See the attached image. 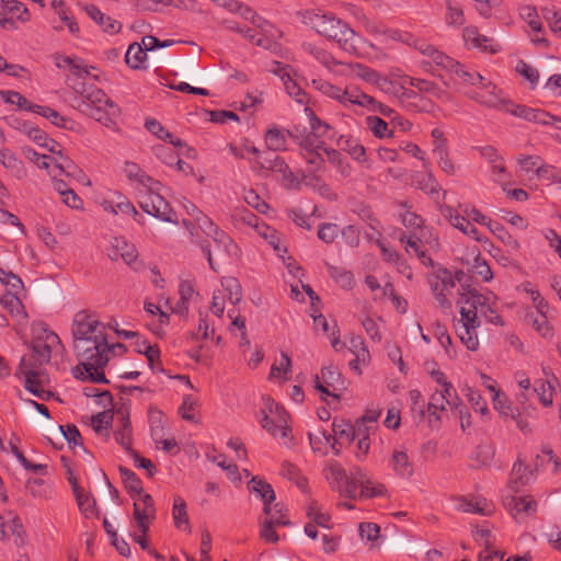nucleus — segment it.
Listing matches in <instances>:
<instances>
[{"instance_id":"1","label":"nucleus","mask_w":561,"mask_h":561,"mask_svg":"<svg viewBox=\"0 0 561 561\" xmlns=\"http://www.w3.org/2000/svg\"><path fill=\"white\" fill-rule=\"evenodd\" d=\"M54 58L56 67H69L76 76L71 87L78 94L75 98L77 107L82 113L94 118L106 127L114 125L116 118L121 114L119 106L115 104L103 90L80 81L83 73L90 75L88 67H81L76 59L68 56L56 55Z\"/></svg>"},{"instance_id":"2","label":"nucleus","mask_w":561,"mask_h":561,"mask_svg":"<svg viewBox=\"0 0 561 561\" xmlns=\"http://www.w3.org/2000/svg\"><path fill=\"white\" fill-rule=\"evenodd\" d=\"M124 173L130 181H135L148 188V194L140 202V208L148 215L161 219L167 222L178 224V216L169 202L159 194L161 183L148 175L137 163L126 161L124 164Z\"/></svg>"},{"instance_id":"3","label":"nucleus","mask_w":561,"mask_h":561,"mask_svg":"<svg viewBox=\"0 0 561 561\" xmlns=\"http://www.w3.org/2000/svg\"><path fill=\"white\" fill-rule=\"evenodd\" d=\"M304 23L321 36L334 41L344 51L357 54L360 37L346 22L334 14L308 11L304 15Z\"/></svg>"},{"instance_id":"4","label":"nucleus","mask_w":561,"mask_h":561,"mask_svg":"<svg viewBox=\"0 0 561 561\" xmlns=\"http://www.w3.org/2000/svg\"><path fill=\"white\" fill-rule=\"evenodd\" d=\"M457 304L460 306V319L455 324L456 333L469 351H477L479 339L476 330L480 327L478 312L486 316V297L470 289L460 295Z\"/></svg>"},{"instance_id":"5","label":"nucleus","mask_w":561,"mask_h":561,"mask_svg":"<svg viewBox=\"0 0 561 561\" xmlns=\"http://www.w3.org/2000/svg\"><path fill=\"white\" fill-rule=\"evenodd\" d=\"M73 348L77 357L81 360L80 365L76 367L77 371L80 368L89 371L95 367H104L108 362L107 353L111 347L106 340L99 342L90 337L73 339Z\"/></svg>"},{"instance_id":"6","label":"nucleus","mask_w":561,"mask_h":561,"mask_svg":"<svg viewBox=\"0 0 561 561\" xmlns=\"http://www.w3.org/2000/svg\"><path fill=\"white\" fill-rule=\"evenodd\" d=\"M263 400L265 408L262 411V427L274 437L279 435L284 440V444H287L291 440V431L288 425V413L271 397L263 398Z\"/></svg>"},{"instance_id":"7","label":"nucleus","mask_w":561,"mask_h":561,"mask_svg":"<svg viewBox=\"0 0 561 561\" xmlns=\"http://www.w3.org/2000/svg\"><path fill=\"white\" fill-rule=\"evenodd\" d=\"M33 331L35 334L32 341L34 363H26V367L34 369L50 362L53 348L55 345L60 344V339L44 322L34 325Z\"/></svg>"},{"instance_id":"8","label":"nucleus","mask_w":561,"mask_h":561,"mask_svg":"<svg viewBox=\"0 0 561 561\" xmlns=\"http://www.w3.org/2000/svg\"><path fill=\"white\" fill-rule=\"evenodd\" d=\"M72 336L73 339L90 337L94 341L104 342L106 340L105 325L94 316L80 311L73 318Z\"/></svg>"},{"instance_id":"9","label":"nucleus","mask_w":561,"mask_h":561,"mask_svg":"<svg viewBox=\"0 0 561 561\" xmlns=\"http://www.w3.org/2000/svg\"><path fill=\"white\" fill-rule=\"evenodd\" d=\"M313 84L327 96L339 101L342 105L348 106L350 104L356 105L360 103L358 98L366 100L363 96V91L355 85H348L345 89L335 87L327 81H313Z\"/></svg>"},{"instance_id":"10","label":"nucleus","mask_w":561,"mask_h":561,"mask_svg":"<svg viewBox=\"0 0 561 561\" xmlns=\"http://www.w3.org/2000/svg\"><path fill=\"white\" fill-rule=\"evenodd\" d=\"M138 500L134 502V519L141 534L147 535L150 523L156 518V507L150 494H137Z\"/></svg>"},{"instance_id":"11","label":"nucleus","mask_w":561,"mask_h":561,"mask_svg":"<svg viewBox=\"0 0 561 561\" xmlns=\"http://www.w3.org/2000/svg\"><path fill=\"white\" fill-rule=\"evenodd\" d=\"M15 376H23L24 388L41 400L47 401L54 396L53 392L43 388L39 373L33 368L26 367L25 357L21 358Z\"/></svg>"},{"instance_id":"12","label":"nucleus","mask_w":561,"mask_h":561,"mask_svg":"<svg viewBox=\"0 0 561 561\" xmlns=\"http://www.w3.org/2000/svg\"><path fill=\"white\" fill-rule=\"evenodd\" d=\"M467 96L482 106L489 108H502L505 105V101L500 98L497 88L491 83H480L477 89L468 91Z\"/></svg>"},{"instance_id":"13","label":"nucleus","mask_w":561,"mask_h":561,"mask_svg":"<svg viewBox=\"0 0 561 561\" xmlns=\"http://www.w3.org/2000/svg\"><path fill=\"white\" fill-rule=\"evenodd\" d=\"M107 255L112 261L122 259L126 264L138 271L137 264L138 251L136 247L128 243L123 238H114L111 242V247L107 250Z\"/></svg>"},{"instance_id":"14","label":"nucleus","mask_w":561,"mask_h":561,"mask_svg":"<svg viewBox=\"0 0 561 561\" xmlns=\"http://www.w3.org/2000/svg\"><path fill=\"white\" fill-rule=\"evenodd\" d=\"M440 215L456 229L460 230L463 234L480 241L478 229L465 217L460 215L454 207L449 205L439 206Z\"/></svg>"},{"instance_id":"15","label":"nucleus","mask_w":561,"mask_h":561,"mask_svg":"<svg viewBox=\"0 0 561 561\" xmlns=\"http://www.w3.org/2000/svg\"><path fill=\"white\" fill-rule=\"evenodd\" d=\"M341 381V373L337 367L333 364H329L321 369V375H317L314 378V388L323 394L339 398L332 391L336 389V385Z\"/></svg>"},{"instance_id":"16","label":"nucleus","mask_w":561,"mask_h":561,"mask_svg":"<svg viewBox=\"0 0 561 561\" xmlns=\"http://www.w3.org/2000/svg\"><path fill=\"white\" fill-rule=\"evenodd\" d=\"M276 512L279 513V517H275L272 515L271 518H267L263 522L261 529V537L267 541L275 543L278 541L279 537L275 531L276 526H288L290 524L289 519L286 517L284 513V505L282 503L275 504Z\"/></svg>"},{"instance_id":"17","label":"nucleus","mask_w":561,"mask_h":561,"mask_svg":"<svg viewBox=\"0 0 561 561\" xmlns=\"http://www.w3.org/2000/svg\"><path fill=\"white\" fill-rule=\"evenodd\" d=\"M115 414L118 416L119 424L114 432V437L116 442L128 453L133 449L129 413L126 409L118 408L115 411Z\"/></svg>"},{"instance_id":"18","label":"nucleus","mask_w":561,"mask_h":561,"mask_svg":"<svg viewBox=\"0 0 561 561\" xmlns=\"http://www.w3.org/2000/svg\"><path fill=\"white\" fill-rule=\"evenodd\" d=\"M248 489L251 493L256 494L263 503V512L264 514H271L272 512V503L275 501V492L272 488V485L266 482L264 479H261L260 477H252Z\"/></svg>"},{"instance_id":"19","label":"nucleus","mask_w":561,"mask_h":561,"mask_svg":"<svg viewBox=\"0 0 561 561\" xmlns=\"http://www.w3.org/2000/svg\"><path fill=\"white\" fill-rule=\"evenodd\" d=\"M261 167L280 173L286 187L298 186L300 183L288 164L278 156L264 158Z\"/></svg>"},{"instance_id":"20","label":"nucleus","mask_w":561,"mask_h":561,"mask_svg":"<svg viewBox=\"0 0 561 561\" xmlns=\"http://www.w3.org/2000/svg\"><path fill=\"white\" fill-rule=\"evenodd\" d=\"M84 11L89 18H91L99 26L102 27L103 32L111 35L121 32L122 24L111 16L104 14L96 5L87 4L84 5Z\"/></svg>"},{"instance_id":"21","label":"nucleus","mask_w":561,"mask_h":561,"mask_svg":"<svg viewBox=\"0 0 561 561\" xmlns=\"http://www.w3.org/2000/svg\"><path fill=\"white\" fill-rule=\"evenodd\" d=\"M463 38L467 45L479 48L482 51L495 54L499 50V46L494 45L491 38L480 34L474 26H469L463 30Z\"/></svg>"},{"instance_id":"22","label":"nucleus","mask_w":561,"mask_h":561,"mask_svg":"<svg viewBox=\"0 0 561 561\" xmlns=\"http://www.w3.org/2000/svg\"><path fill=\"white\" fill-rule=\"evenodd\" d=\"M337 146L343 151H346L354 160L366 164L367 168H370L366 154V149L362 144H359L357 139L351 136H340L337 139Z\"/></svg>"},{"instance_id":"23","label":"nucleus","mask_w":561,"mask_h":561,"mask_svg":"<svg viewBox=\"0 0 561 561\" xmlns=\"http://www.w3.org/2000/svg\"><path fill=\"white\" fill-rule=\"evenodd\" d=\"M51 164L53 169L49 171L57 172V174H65L68 178H75L77 180L84 176L82 170H80L71 159L65 156L62 151H58V156L53 157Z\"/></svg>"},{"instance_id":"24","label":"nucleus","mask_w":561,"mask_h":561,"mask_svg":"<svg viewBox=\"0 0 561 561\" xmlns=\"http://www.w3.org/2000/svg\"><path fill=\"white\" fill-rule=\"evenodd\" d=\"M503 504L515 519L520 513L530 514L536 511V502L529 496H506Z\"/></svg>"},{"instance_id":"25","label":"nucleus","mask_w":561,"mask_h":561,"mask_svg":"<svg viewBox=\"0 0 561 561\" xmlns=\"http://www.w3.org/2000/svg\"><path fill=\"white\" fill-rule=\"evenodd\" d=\"M423 237L424 236H419L416 232H411L409 236L402 233L399 240L402 243H407V252H410V249H412L424 265L433 266V260L427 255L426 251L422 249Z\"/></svg>"},{"instance_id":"26","label":"nucleus","mask_w":561,"mask_h":561,"mask_svg":"<svg viewBox=\"0 0 561 561\" xmlns=\"http://www.w3.org/2000/svg\"><path fill=\"white\" fill-rule=\"evenodd\" d=\"M428 284L432 293L437 294L442 291H449L455 287V278L451 272L447 268H439L436 275L428 277Z\"/></svg>"},{"instance_id":"27","label":"nucleus","mask_w":561,"mask_h":561,"mask_svg":"<svg viewBox=\"0 0 561 561\" xmlns=\"http://www.w3.org/2000/svg\"><path fill=\"white\" fill-rule=\"evenodd\" d=\"M357 76L368 83L375 84L383 91H389L392 82L383 75L363 65H357Z\"/></svg>"},{"instance_id":"28","label":"nucleus","mask_w":561,"mask_h":561,"mask_svg":"<svg viewBox=\"0 0 561 561\" xmlns=\"http://www.w3.org/2000/svg\"><path fill=\"white\" fill-rule=\"evenodd\" d=\"M325 477L331 488L342 492V485L350 479L346 470L337 461H332L325 468Z\"/></svg>"},{"instance_id":"29","label":"nucleus","mask_w":561,"mask_h":561,"mask_svg":"<svg viewBox=\"0 0 561 561\" xmlns=\"http://www.w3.org/2000/svg\"><path fill=\"white\" fill-rule=\"evenodd\" d=\"M20 291L8 290L7 295L0 298V304L7 309L12 317H20L22 319L27 318V313L24 309L21 298L19 297Z\"/></svg>"},{"instance_id":"30","label":"nucleus","mask_w":561,"mask_h":561,"mask_svg":"<svg viewBox=\"0 0 561 561\" xmlns=\"http://www.w3.org/2000/svg\"><path fill=\"white\" fill-rule=\"evenodd\" d=\"M146 128L158 138L172 144L175 148L186 147V144L175 137L172 133L167 130L158 121L151 118L147 119L145 124Z\"/></svg>"},{"instance_id":"31","label":"nucleus","mask_w":561,"mask_h":561,"mask_svg":"<svg viewBox=\"0 0 561 561\" xmlns=\"http://www.w3.org/2000/svg\"><path fill=\"white\" fill-rule=\"evenodd\" d=\"M147 53L138 43L128 46L125 54V61L131 69H146Z\"/></svg>"},{"instance_id":"32","label":"nucleus","mask_w":561,"mask_h":561,"mask_svg":"<svg viewBox=\"0 0 561 561\" xmlns=\"http://www.w3.org/2000/svg\"><path fill=\"white\" fill-rule=\"evenodd\" d=\"M391 465L396 473L402 478H410L413 474V466L409 456L403 450H394Z\"/></svg>"},{"instance_id":"33","label":"nucleus","mask_w":561,"mask_h":561,"mask_svg":"<svg viewBox=\"0 0 561 561\" xmlns=\"http://www.w3.org/2000/svg\"><path fill=\"white\" fill-rule=\"evenodd\" d=\"M172 516L174 519V525L176 528L181 529L184 525V530L187 533H191V527L188 524V515L186 510V503L185 501L176 495L173 499V510H172Z\"/></svg>"},{"instance_id":"34","label":"nucleus","mask_w":561,"mask_h":561,"mask_svg":"<svg viewBox=\"0 0 561 561\" xmlns=\"http://www.w3.org/2000/svg\"><path fill=\"white\" fill-rule=\"evenodd\" d=\"M265 142L272 151L286 150V131L277 127L268 128L265 133Z\"/></svg>"},{"instance_id":"35","label":"nucleus","mask_w":561,"mask_h":561,"mask_svg":"<svg viewBox=\"0 0 561 561\" xmlns=\"http://www.w3.org/2000/svg\"><path fill=\"white\" fill-rule=\"evenodd\" d=\"M530 474L528 466L520 459H517L511 471L510 484L512 490L517 491L520 485L527 483Z\"/></svg>"},{"instance_id":"36","label":"nucleus","mask_w":561,"mask_h":561,"mask_svg":"<svg viewBox=\"0 0 561 561\" xmlns=\"http://www.w3.org/2000/svg\"><path fill=\"white\" fill-rule=\"evenodd\" d=\"M459 510L466 513H474L489 516L493 513V506L485 499L462 500Z\"/></svg>"},{"instance_id":"37","label":"nucleus","mask_w":561,"mask_h":561,"mask_svg":"<svg viewBox=\"0 0 561 561\" xmlns=\"http://www.w3.org/2000/svg\"><path fill=\"white\" fill-rule=\"evenodd\" d=\"M526 323L530 324L540 335L551 336L552 328L549 325L547 314L535 313L534 311L527 312L525 317Z\"/></svg>"},{"instance_id":"38","label":"nucleus","mask_w":561,"mask_h":561,"mask_svg":"<svg viewBox=\"0 0 561 561\" xmlns=\"http://www.w3.org/2000/svg\"><path fill=\"white\" fill-rule=\"evenodd\" d=\"M518 11H519L520 18L525 22H527V24L534 32L540 33L543 31L542 23L539 19L537 8L535 5L524 4V5L519 7Z\"/></svg>"},{"instance_id":"39","label":"nucleus","mask_w":561,"mask_h":561,"mask_svg":"<svg viewBox=\"0 0 561 561\" xmlns=\"http://www.w3.org/2000/svg\"><path fill=\"white\" fill-rule=\"evenodd\" d=\"M366 126L377 138L393 136V131L389 128L388 123L378 116H367Z\"/></svg>"},{"instance_id":"40","label":"nucleus","mask_w":561,"mask_h":561,"mask_svg":"<svg viewBox=\"0 0 561 561\" xmlns=\"http://www.w3.org/2000/svg\"><path fill=\"white\" fill-rule=\"evenodd\" d=\"M330 276L345 289H351L354 286V275L351 271L343 267L333 266L328 264Z\"/></svg>"},{"instance_id":"41","label":"nucleus","mask_w":561,"mask_h":561,"mask_svg":"<svg viewBox=\"0 0 561 561\" xmlns=\"http://www.w3.org/2000/svg\"><path fill=\"white\" fill-rule=\"evenodd\" d=\"M118 470L126 489L130 493L141 494L144 492L142 482L134 471L122 466L118 468Z\"/></svg>"},{"instance_id":"42","label":"nucleus","mask_w":561,"mask_h":561,"mask_svg":"<svg viewBox=\"0 0 561 561\" xmlns=\"http://www.w3.org/2000/svg\"><path fill=\"white\" fill-rule=\"evenodd\" d=\"M363 96L366 99H362V98H358V101H360V103H357L356 105H359L362 107H366L368 108L369 111L371 112H378L380 113L381 115L386 116V117H391L392 114L394 113V111L389 107L388 105L386 104H382L380 102H378L375 98L366 94L363 92Z\"/></svg>"},{"instance_id":"43","label":"nucleus","mask_w":561,"mask_h":561,"mask_svg":"<svg viewBox=\"0 0 561 561\" xmlns=\"http://www.w3.org/2000/svg\"><path fill=\"white\" fill-rule=\"evenodd\" d=\"M221 285L227 291V298L232 305H237L242 299L241 285L234 277H225L221 280Z\"/></svg>"},{"instance_id":"44","label":"nucleus","mask_w":561,"mask_h":561,"mask_svg":"<svg viewBox=\"0 0 561 561\" xmlns=\"http://www.w3.org/2000/svg\"><path fill=\"white\" fill-rule=\"evenodd\" d=\"M198 407V400L192 394H187L183 398V402L179 408V413L185 421H190L193 423H199V419L194 413L195 409Z\"/></svg>"},{"instance_id":"45","label":"nucleus","mask_w":561,"mask_h":561,"mask_svg":"<svg viewBox=\"0 0 561 561\" xmlns=\"http://www.w3.org/2000/svg\"><path fill=\"white\" fill-rule=\"evenodd\" d=\"M332 430L334 435L332 437L341 439H346L348 443L354 440V432L353 424L345 420L334 419L332 423Z\"/></svg>"},{"instance_id":"46","label":"nucleus","mask_w":561,"mask_h":561,"mask_svg":"<svg viewBox=\"0 0 561 561\" xmlns=\"http://www.w3.org/2000/svg\"><path fill=\"white\" fill-rule=\"evenodd\" d=\"M459 79L462 80L463 83H469L473 87H478L483 81V77L476 72L467 70L461 64L457 61V66H453V70Z\"/></svg>"},{"instance_id":"47","label":"nucleus","mask_w":561,"mask_h":561,"mask_svg":"<svg viewBox=\"0 0 561 561\" xmlns=\"http://www.w3.org/2000/svg\"><path fill=\"white\" fill-rule=\"evenodd\" d=\"M280 473L283 477L295 481L299 489L306 490L308 483L307 479L300 476L299 469L295 465L284 461Z\"/></svg>"},{"instance_id":"48","label":"nucleus","mask_w":561,"mask_h":561,"mask_svg":"<svg viewBox=\"0 0 561 561\" xmlns=\"http://www.w3.org/2000/svg\"><path fill=\"white\" fill-rule=\"evenodd\" d=\"M44 117L57 127L65 128L68 130L75 129L76 123L72 119L62 116L51 107L44 110Z\"/></svg>"},{"instance_id":"49","label":"nucleus","mask_w":561,"mask_h":561,"mask_svg":"<svg viewBox=\"0 0 561 561\" xmlns=\"http://www.w3.org/2000/svg\"><path fill=\"white\" fill-rule=\"evenodd\" d=\"M435 65L446 70H453V66H457V61L451 57L445 55L443 51L436 49L428 60L423 61V66Z\"/></svg>"},{"instance_id":"50","label":"nucleus","mask_w":561,"mask_h":561,"mask_svg":"<svg viewBox=\"0 0 561 561\" xmlns=\"http://www.w3.org/2000/svg\"><path fill=\"white\" fill-rule=\"evenodd\" d=\"M3 10L11 14L12 18H16L22 22L27 21L30 18L27 8L16 0H7L3 4Z\"/></svg>"},{"instance_id":"51","label":"nucleus","mask_w":561,"mask_h":561,"mask_svg":"<svg viewBox=\"0 0 561 561\" xmlns=\"http://www.w3.org/2000/svg\"><path fill=\"white\" fill-rule=\"evenodd\" d=\"M446 405L453 407V401H450L446 394H440L437 391L432 394L431 401L427 404V411L430 415L436 416V419L439 420L437 412L444 411Z\"/></svg>"},{"instance_id":"52","label":"nucleus","mask_w":561,"mask_h":561,"mask_svg":"<svg viewBox=\"0 0 561 561\" xmlns=\"http://www.w3.org/2000/svg\"><path fill=\"white\" fill-rule=\"evenodd\" d=\"M527 121L540 125H553L557 122L561 123L560 117L551 115L550 113L539 108H530Z\"/></svg>"},{"instance_id":"53","label":"nucleus","mask_w":561,"mask_h":561,"mask_svg":"<svg viewBox=\"0 0 561 561\" xmlns=\"http://www.w3.org/2000/svg\"><path fill=\"white\" fill-rule=\"evenodd\" d=\"M350 351L355 355L356 362L368 363L370 355L362 337L354 336L351 339Z\"/></svg>"},{"instance_id":"54","label":"nucleus","mask_w":561,"mask_h":561,"mask_svg":"<svg viewBox=\"0 0 561 561\" xmlns=\"http://www.w3.org/2000/svg\"><path fill=\"white\" fill-rule=\"evenodd\" d=\"M387 493V489L382 483L369 480V483L365 484L360 492L358 493V497L360 500L364 499H373L377 496H382Z\"/></svg>"},{"instance_id":"55","label":"nucleus","mask_w":561,"mask_h":561,"mask_svg":"<svg viewBox=\"0 0 561 561\" xmlns=\"http://www.w3.org/2000/svg\"><path fill=\"white\" fill-rule=\"evenodd\" d=\"M0 282L11 291H21L23 289L22 279L11 271H5L0 266Z\"/></svg>"},{"instance_id":"56","label":"nucleus","mask_w":561,"mask_h":561,"mask_svg":"<svg viewBox=\"0 0 561 561\" xmlns=\"http://www.w3.org/2000/svg\"><path fill=\"white\" fill-rule=\"evenodd\" d=\"M22 130L32 139L36 145L44 147L47 146L48 135L41 128L33 126L30 123H24Z\"/></svg>"},{"instance_id":"57","label":"nucleus","mask_w":561,"mask_h":561,"mask_svg":"<svg viewBox=\"0 0 561 561\" xmlns=\"http://www.w3.org/2000/svg\"><path fill=\"white\" fill-rule=\"evenodd\" d=\"M340 234V228L335 224L324 222L318 228V238L325 243H332Z\"/></svg>"},{"instance_id":"58","label":"nucleus","mask_w":561,"mask_h":561,"mask_svg":"<svg viewBox=\"0 0 561 561\" xmlns=\"http://www.w3.org/2000/svg\"><path fill=\"white\" fill-rule=\"evenodd\" d=\"M100 369H103V367H95L94 369H89V371H85L82 368H80L79 371L75 369V376L76 378L82 380H90L98 383H108L110 381L105 377L104 373L100 371Z\"/></svg>"},{"instance_id":"59","label":"nucleus","mask_w":561,"mask_h":561,"mask_svg":"<svg viewBox=\"0 0 561 561\" xmlns=\"http://www.w3.org/2000/svg\"><path fill=\"white\" fill-rule=\"evenodd\" d=\"M299 146L301 148V153H306L314 150H322L324 147V141L316 136L313 133H309L299 141Z\"/></svg>"},{"instance_id":"60","label":"nucleus","mask_w":561,"mask_h":561,"mask_svg":"<svg viewBox=\"0 0 561 561\" xmlns=\"http://www.w3.org/2000/svg\"><path fill=\"white\" fill-rule=\"evenodd\" d=\"M23 152L27 159L34 162L38 168L50 170L53 157L41 154L32 148H24Z\"/></svg>"},{"instance_id":"61","label":"nucleus","mask_w":561,"mask_h":561,"mask_svg":"<svg viewBox=\"0 0 561 561\" xmlns=\"http://www.w3.org/2000/svg\"><path fill=\"white\" fill-rule=\"evenodd\" d=\"M59 431L61 432L64 438L68 442V444H73L76 446L83 447V442L81 434L78 430V427L73 424H68L67 426H59Z\"/></svg>"},{"instance_id":"62","label":"nucleus","mask_w":561,"mask_h":561,"mask_svg":"<svg viewBox=\"0 0 561 561\" xmlns=\"http://www.w3.org/2000/svg\"><path fill=\"white\" fill-rule=\"evenodd\" d=\"M402 224L407 228L413 229L412 232H416L419 236L425 234L423 229V219L412 211H407L402 215Z\"/></svg>"},{"instance_id":"63","label":"nucleus","mask_w":561,"mask_h":561,"mask_svg":"<svg viewBox=\"0 0 561 561\" xmlns=\"http://www.w3.org/2000/svg\"><path fill=\"white\" fill-rule=\"evenodd\" d=\"M113 421V414H108L107 411L99 412L91 417L92 427L96 433H101L111 426Z\"/></svg>"},{"instance_id":"64","label":"nucleus","mask_w":561,"mask_h":561,"mask_svg":"<svg viewBox=\"0 0 561 561\" xmlns=\"http://www.w3.org/2000/svg\"><path fill=\"white\" fill-rule=\"evenodd\" d=\"M25 489L34 497H47L48 488L42 479H28Z\"/></svg>"}]
</instances>
